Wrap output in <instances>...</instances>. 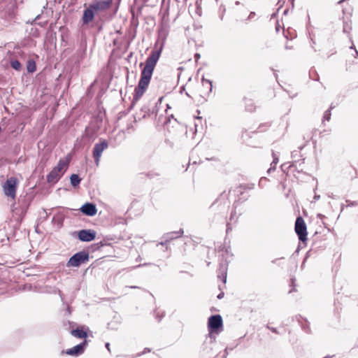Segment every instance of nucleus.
I'll list each match as a JSON object with an SVG mask.
<instances>
[{
  "mask_svg": "<svg viewBox=\"0 0 358 358\" xmlns=\"http://www.w3.org/2000/svg\"><path fill=\"white\" fill-rule=\"evenodd\" d=\"M80 182V178L76 174H72L71 176V183L73 187H76Z\"/></svg>",
  "mask_w": 358,
  "mask_h": 358,
  "instance_id": "obj_18",
  "label": "nucleus"
},
{
  "mask_svg": "<svg viewBox=\"0 0 358 358\" xmlns=\"http://www.w3.org/2000/svg\"><path fill=\"white\" fill-rule=\"evenodd\" d=\"M96 233L92 229H83L78 231V238L83 242H90L96 238Z\"/></svg>",
  "mask_w": 358,
  "mask_h": 358,
  "instance_id": "obj_8",
  "label": "nucleus"
},
{
  "mask_svg": "<svg viewBox=\"0 0 358 358\" xmlns=\"http://www.w3.org/2000/svg\"><path fill=\"white\" fill-rule=\"evenodd\" d=\"M248 110L252 112L255 110V106L254 104L250 105V108L247 109Z\"/></svg>",
  "mask_w": 358,
  "mask_h": 358,
  "instance_id": "obj_21",
  "label": "nucleus"
},
{
  "mask_svg": "<svg viewBox=\"0 0 358 358\" xmlns=\"http://www.w3.org/2000/svg\"><path fill=\"white\" fill-rule=\"evenodd\" d=\"M325 358H327V357H325Z\"/></svg>",
  "mask_w": 358,
  "mask_h": 358,
  "instance_id": "obj_29",
  "label": "nucleus"
},
{
  "mask_svg": "<svg viewBox=\"0 0 358 358\" xmlns=\"http://www.w3.org/2000/svg\"><path fill=\"white\" fill-rule=\"evenodd\" d=\"M143 66V63L140 64V66Z\"/></svg>",
  "mask_w": 358,
  "mask_h": 358,
  "instance_id": "obj_28",
  "label": "nucleus"
},
{
  "mask_svg": "<svg viewBox=\"0 0 358 358\" xmlns=\"http://www.w3.org/2000/svg\"><path fill=\"white\" fill-rule=\"evenodd\" d=\"M62 176V174L60 172L53 168L47 176V180L48 182H55L61 178Z\"/></svg>",
  "mask_w": 358,
  "mask_h": 358,
  "instance_id": "obj_13",
  "label": "nucleus"
},
{
  "mask_svg": "<svg viewBox=\"0 0 358 358\" xmlns=\"http://www.w3.org/2000/svg\"><path fill=\"white\" fill-rule=\"evenodd\" d=\"M106 348H107V349L110 351V348H109V343H106Z\"/></svg>",
  "mask_w": 358,
  "mask_h": 358,
  "instance_id": "obj_26",
  "label": "nucleus"
},
{
  "mask_svg": "<svg viewBox=\"0 0 358 358\" xmlns=\"http://www.w3.org/2000/svg\"><path fill=\"white\" fill-rule=\"evenodd\" d=\"M268 328H269V329H270L273 332H274V333H277V331H276L275 329H274V328H270V327H268Z\"/></svg>",
  "mask_w": 358,
  "mask_h": 358,
  "instance_id": "obj_24",
  "label": "nucleus"
},
{
  "mask_svg": "<svg viewBox=\"0 0 358 358\" xmlns=\"http://www.w3.org/2000/svg\"><path fill=\"white\" fill-rule=\"evenodd\" d=\"M18 182V180L15 177H10L7 179L6 182L3 185V190L5 195L14 199L16 196Z\"/></svg>",
  "mask_w": 358,
  "mask_h": 358,
  "instance_id": "obj_4",
  "label": "nucleus"
},
{
  "mask_svg": "<svg viewBox=\"0 0 358 358\" xmlns=\"http://www.w3.org/2000/svg\"><path fill=\"white\" fill-rule=\"evenodd\" d=\"M202 85L203 87L206 88L207 92H210L212 91L213 85L212 82L208 79H202Z\"/></svg>",
  "mask_w": 358,
  "mask_h": 358,
  "instance_id": "obj_16",
  "label": "nucleus"
},
{
  "mask_svg": "<svg viewBox=\"0 0 358 358\" xmlns=\"http://www.w3.org/2000/svg\"><path fill=\"white\" fill-rule=\"evenodd\" d=\"M331 114L330 110H326L323 115V122L329 121L331 119Z\"/></svg>",
  "mask_w": 358,
  "mask_h": 358,
  "instance_id": "obj_19",
  "label": "nucleus"
},
{
  "mask_svg": "<svg viewBox=\"0 0 358 358\" xmlns=\"http://www.w3.org/2000/svg\"><path fill=\"white\" fill-rule=\"evenodd\" d=\"M345 0H340L338 1V3L341 4L343 2H344Z\"/></svg>",
  "mask_w": 358,
  "mask_h": 358,
  "instance_id": "obj_25",
  "label": "nucleus"
},
{
  "mask_svg": "<svg viewBox=\"0 0 358 358\" xmlns=\"http://www.w3.org/2000/svg\"><path fill=\"white\" fill-rule=\"evenodd\" d=\"M223 296H224V292H222L217 295V298L219 299L223 298Z\"/></svg>",
  "mask_w": 358,
  "mask_h": 358,
  "instance_id": "obj_22",
  "label": "nucleus"
},
{
  "mask_svg": "<svg viewBox=\"0 0 358 358\" xmlns=\"http://www.w3.org/2000/svg\"><path fill=\"white\" fill-rule=\"evenodd\" d=\"M277 162H278V159H274L273 163L277 164Z\"/></svg>",
  "mask_w": 358,
  "mask_h": 358,
  "instance_id": "obj_27",
  "label": "nucleus"
},
{
  "mask_svg": "<svg viewBox=\"0 0 358 358\" xmlns=\"http://www.w3.org/2000/svg\"><path fill=\"white\" fill-rule=\"evenodd\" d=\"M94 10L90 6L84 10L82 17L83 24H88L92 22L94 18Z\"/></svg>",
  "mask_w": 358,
  "mask_h": 358,
  "instance_id": "obj_11",
  "label": "nucleus"
},
{
  "mask_svg": "<svg viewBox=\"0 0 358 358\" xmlns=\"http://www.w3.org/2000/svg\"><path fill=\"white\" fill-rule=\"evenodd\" d=\"M10 66L13 69H15L17 71H21L22 67L21 63L18 60H16V59H12L10 61Z\"/></svg>",
  "mask_w": 358,
  "mask_h": 358,
  "instance_id": "obj_17",
  "label": "nucleus"
},
{
  "mask_svg": "<svg viewBox=\"0 0 358 358\" xmlns=\"http://www.w3.org/2000/svg\"><path fill=\"white\" fill-rule=\"evenodd\" d=\"M89 260V253L81 251L73 255L67 262L68 266L78 267Z\"/></svg>",
  "mask_w": 358,
  "mask_h": 358,
  "instance_id": "obj_5",
  "label": "nucleus"
},
{
  "mask_svg": "<svg viewBox=\"0 0 358 358\" xmlns=\"http://www.w3.org/2000/svg\"><path fill=\"white\" fill-rule=\"evenodd\" d=\"M88 345L87 340H84L83 343L71 348L67 349L66 351H62V354L65 353L66 355L78 357L84 353L85 349Z\"/></svg>",
  "mask_w": 358,
  "mask_h": 358,
  "instance_id": "obj_7",
  "label": "nucleus"
},
{
  "mask_svg": "<svg viewBox=\"0 0 358 358\" xmlns=\"http://www.w3.org/2000/svg\"><path fill=\"white\" fill-rule=\"evenodd\" d=\"M112 0H107V1H97L92 4L90 5V7L94 10V13L104 10L108 9L111 3Z\"/></svg>",
  "mask_w": 358,
  "mask_h": 358,
  "instance_id": "obj_9",
  "label": "nucleus"
},
{
  "mask_svg": "<svg viewBox=\"0 0 358 358\" xmlns=\"http://www.w3.org/2000/svg\"><path fill=\"white\" fill-rule=\"evenodd\" d=\"M108 147L106 141L103 140L99 143H96L93 149V157L96 166H99L102 152Z\"/></svg>",
  "mask_w": 358,
  "mask_h": 358,
  "instance_id": "obj_6",
  "label": "nucleus"
},
{
  "mask_svg": "<svg viewBox=\"0 0 358 358\" xmlns=\"http://www.w3.org/2000/svg\"><path fill=\"white\" fill-rule=\"evenodd\" d=\"M294 230L299 237V241L303 243H306L308 239V231L306 222L302 217L299 216L296 218Z\"/></svg>",
  "mask_w": 358,
  "mask_h": 358,
  "instance_id": "obj_2",
  "label": "nucleus"
},
{
  "mask_svg": "<svg viewBox=\"0 0 358 358\" xmlns=\"http://www.w3.org/2000/svg\"><path fill=\"white\" fill-rule=\"evenodd\" d=\"M168 35L169 31L167 29L162 27L159 31V38L162 40V42L160 43H159V41L155 43L154 49L145 60L138 84L134 90L132 104L138 101L148 90L153 71L160 58Z\"/></svg>",
  "mask_w": 358,
  "mask_h": 358,
  "instance_id": "obj_1",
  "label": "nucleus"
},
{
  "mask_svg": "<svg viewBox=\"0 0 358 358\" xmlns=\"http://www.w3.org/2000/svg\"><path fill=\"white\" fill-rule=\"evenodd\" d=\"M223 321L221 315H215L208 318V329L210 334H218L222 330Z\"/></svg>",
  "mask_w": 358,
  "mask_h": 358,
  "instance_id": "obj_3",
  "label": "nucleus"
},
{
  "mask_svg": "<svg viewBox=\"0 0 358 358\" xmlns=\"http://www.w3.org/2000/svg\"><path fill=\"white\" fill-rule=\"evenodd\" d=\"M69 160L68 159H60L57 164V165L54 167L56 170H57L59 172H60L62 175L66 171L69 166Z\"/></svg>",
  "mask_w": 358,
  "mask_h": 358,
  "instance_id": "obj_14",
  "label": "nucleus"
},
{
  "mask_svg": "<svg viewBox=\"0 0 358 358\" xmlns=\"http://www.w3.org/2000/svg\"><path fill=\"white\" fill-rule=\"evenodd\" d=\"M151 352V350L150 348H145L142 352L138 353V356H141L142 355H144L146 352Z\"/></svg>",
  "mask_w": 358,
  "mask_h": 358,
  "instance_id": "obj_20",
  "label": "nucleus"
},
{
  "mask_svg": "<svg viewBox=\"0 0 358 358\" xmlns=\"http://www.w3.org/2000/svg\"><path fill=\"white\" fill-rule=\"evenodd\" d=\"M27 69L29 73H34L36 71V64L34 60L29 59L27 61Z\"/></svg>",
  "mask_w": 358,
  "mask_h": 358,
  "instance_id": "obj_15",
  "label": "nucleus"
},
{
  "mask_svg": "<svg viewBox=\"0 0 358 358\" xmlns=\"http://www.w3.org/2000/svg\"><path fill=\"white\" fill-rule=\"evenodd\" d=\"M71 334L76 338H83L84 340H87V338L88 337L87 331L84 330L83 327H79L76 329L71 330Z\"/></svg>",
  "mask_w": 358,
  "mask_h": 358,
  "instance_id": "obj_12",
  "label": "nucleus"
},
{
  "mask_svg": "<svg viewBox=\"0 0 358 358\" xmlns=\"http://www.w3.org/2000/svg\"><path fill=\"white\" fill-rule=\"evenodd\" d=\"M163 100V96L160 97L158 100V102L157 103V105L161 104Z\"/></svg>",
  "mask_w": 358,
  "mask_h": 358,
  "instance_id": "obj_23",
  "label": "nucleus"
},
{
  "mask_svg": "<svg viewBox=\"0 0 358 358\" xmlns=\"http://www.w3.org/2000/svg\"><path fill=\"white\" fill-rule=\"evenodd\" d=\"M81 212L88 216H94L96 214V206L91 203H85L80 208Z\"/></svg>",
  "mask_w": 358,
  "mask_h": 358,
  "instance_id": "obj_10",
  "label": "nucleus"
}]
</instances>
